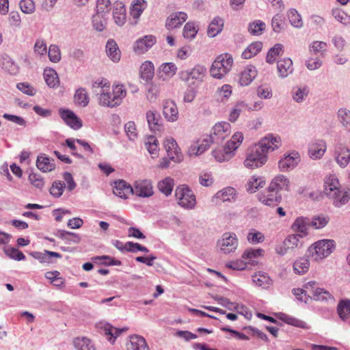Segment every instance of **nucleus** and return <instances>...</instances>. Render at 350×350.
<instances>
[{
	"mask_svg": "<svg viewBox=\"0 0 350 350\" xmlns=\"http://www.w3.org/2000/svg\"><path fill=\"white\" fill-rule=\"evenodd\" d=\"M281 145L280 137L267 135L249 150L244 165L250 169L262 166L267 161V153L279 148Z\"/></svg>",
	"mask_w": 350,
	"mask_h": 350,
	"instance_id": "nucleus-1",
	"label": "nucleus"
},
{
	"mask_svg": "<svg viewBox=\"0 0 350 350\" xmlns=\"http://www.w3.org/2000/svg\"><path fill=\"white\" fill-rule=\"evenodd\" d=\"M206 72L204 66L197 64L190 70L180 71L178 75L181 81L186 83L189 88H193L203 82Z\"/></svg>",
	"mask_w": 350,
	"mask_h": 350,
	"instance_id": "nucleus-2",
	"label": "nucleus"
},
{
	"mask_svg": "<svg viewBox=\"0 0 350 350\" xmlns=\"http://www.w3.org/2000/svg\"><path fill=\"white\" fill-rule=\"evenodd\" d=\"M232 65L233 58L230 54H221L213 62L210 74L213 78L221 79L230 72Z\"/></svg>",
	"mask_w": 350,
	"mask_h": 350,
	"instance_id": "nucleus-3",
	"label": "nucleus"
},
{
	"mask_svg": "<svg viewBox=\"0 0 350 350\" xmlns=\"http://www.w3.org/2000/svg\"><path fill=\"white\" fill-rule=\"evenodd\" d=\"M334 241L331 239H323L311 245L308 250L309 255L318 261L328 256L334 250Z\"/></svg>",
	"mask_w": 350,
	"mask_h": 350,
	"instance_id": "nucleus-4",
	"label": "nucleus"
},
{
	"mask_svg": "<svg viewBox=\"0 0 350 350\" xmlns=\"http://www.w3.org/2000/svg\"><path fill=\"white\" fill-rule=\"evenodd\" d=\"M175 196L178 204L187 209H192L196 204L193 192L186 185H180L176 189Z\"/></svg>",
	"mask_w": 350,
	"mask_h": 350,
	"instance_id": "nucleus-5",
	"label": "nucleus"
},
{
	"mask_svg": "<svg viewBox=\"0 0 350 350\" xmlns=\"http://www.w3.org/2000/svg\"><path fill=\"white\" fill-rule=\"evenodd\" d=\"M334 157L336 163L345 168L350 161V149L344 144L338 142L335 146Z\"/></svg>",
	"mask_w": 350,
	"mask_h": 350,
	"instance_id": "nucleus-6",
	"label": "nucleus"
},
{
	"mask_svg": "<svg viewBox=\"0 0 350 350\" xmlns=\"http://www.w3.org/2000/svg\"><path fill=\"white\" fill-rule=\"evenodd\" d=\"M218 245L224 254H230L236 250L238 246V239L234 233L226 232L218 241Z\"/></svg>",
	"mask_w": 350,
	"mask_h": 350,
	"instance_id": "nucleus-7",
	"label": "nucleus"
},
{
	"mask_svg": "<svg viewBox=\"0 0 350 350\" xmlns=\"http://www.w3.org/2000/svg\"><path fill=\"white\" fill-rule=\"evenodd\" d=\"M230 133V124L227 122L217 123L212 129L208 137H212L214 143L219 144Z\"/></svg>",
	"mask_w": 350,
	"mask_h": 350,
	"instance_id": "nucleus-8",
	"label": "nucleus"
},
{
	"mask_svg": "<svg viewBox=\"0 0 350 350\" xmlns=\"http://www.w3.org/2000/svg\"><path fill=\"white\" fill-rule=\"evenodd\" d=\"M300 161V154L296 151H293L284 155L278 162V167L283 172L289 171L295 168Z\"/></svg>",
	"mask_w": 350,
	"mask_h": 350,
	"instance_id": "nucleus-9",
	"label": "nucleus"
},
{
	"mask_svg": "<svg viewBox=\"0 0 350 350\" xmlns=\"http://www.w3.org/2000/svg\"><path fill=\"white\" fill-rule=\"evenodd\" d=\"M258 199L265 205L273 206L280 202L282 198L276 191H270L269 187L267 189L258 194Z\"/></svg>",
	"mask_w": 350,
	"mask_h": 350,
	"instance_id": "nucleus-10",
	"label": "nucleus"
},
{
	"mask_svg": "<svg viewBox=\"0 0 350 350\" xmlns=\"http://www.w3.org/2000/svg\"><path fill=\"white\" fill-rule=\"evenodd\" d=\"M133 193L143 198L152 196L153 188L151 181L149 180L136 181Z\"/></svg>",
	"mask_w": 350,
	"mask_h": 350,
	"instance_id": "nucleus-11",
	"label": "nucleus"
},
{
	"mask_svg": "<svg viewBox=\"0 0 350 350\" xmlns=\"http://www.w3.org/2000/svg\"><path fill=\"white\" fill-rule=\"evenodd\" d=\"M59 112L62 120L72 129L77 130L82 126L81 121L77 117L72 111L59 109Z\"/></svg>",
	"mask_w": 350,
	"mask_h": 350,
	"instance_id": "nucleus-12",
	"label": "nucleus"
},
{
	"mask_svg": "<svg viewBox=\"0 0 350 350\" xmlns=\"http://www.w3.org/2000/svg\"><path fill=\"white\" fill-rule=\"evenodd\" d=\"M156 43V38L152 35H147L138 39L134 44L135 52L142 54L146 52Z\"/></svg>",
	"mask_w": 350,
	"mask_h": 350,
	"instance_id": "nucleus-13",
	"label": "nucleus"
},
{
	"mask_svg": "<svg viewBox=\"0 0 350 350\" xmlns=\"http://www.w3.org/2000/svg\"><path fill=\"white\" fill-rule=\"evenodd\" d=\"M341 189L338 178L330 174L325 178L324 181V193L328 197L336 196V192Z\"/></svg>",
	"mask_w": 350,
	"mask_h": 350,
	"instance_id": "nucleus-14",
	"label": "nucleus"
},
{
	"mask_svg": "<svg viewBox=\"0 0 350 350\" xmlns=\"http://www.w3.org/2000/svg\"><path fill=\"white\" fill-rule=\"evenodd\" d=\"M187 18L184 12H176L171 14L166 19L165 27L168 30L179 27Z\"/></svg>",
	"mask_w": 350,
	"mask_h": 350,
	"instance_id": "nucleus-15",
	"label": "nucleus"
},
{
	"mask_svg": "<svg viewBox=\"0 0 350 350\" xmlns=\"http://www.w3.org/2000/svg\"><path fill=\"white\" fill-rule=\"evenodd\" d=\"M163 113L165 119L171 122L178 120V111L176 103L171 100H167L163 103Z\"/></svg>",
	"mask_w": 350,
	"mask_h": 350,
	"instance_id": "nucleus-16",
	"label": "nucleus"
},
{
	"mask_svg": "<svg viewBox=\"0 0 350 350\" xmlns=\"http://www.w3.org/2000/svg\"><path fill=\"white\" fill-rule=\"evenodd\" d=\"M113 192L116 196L126 199L129 195L133 193V188L124 180H119L114 183Z\"/></svg>",
	"mask_w": 350,
	"mask_h": 350,
	"instance_id": "nucleus-17",
	"label": "nucleus"
},
{
	"mask_svg": "<svg viewBox=\"0 0 350 350\" xmlns=\"http://www.w3.org/2000/svg\"><path fill=\"white\" fill-rule=\"evenodd\" d=\"M311 226L310 219L308 217H297L292 225V229L296 234H301L304 237L308 235V227Z\"/></svg>",
	"mask_w": 350,
	"mask_h": 350,
	"instance_id": "nucleus-18",
	"label": "nucleus"
},
{
	"mask_svg": "<svg viewBox=\"0 0 350 350\" xmlns=\"http://www.w3.org/2000/svg\"><path fill=\"white\" fill-rule=\"evenodd\" d=\"M278 76L286 78L293 72V62L290 58H284L277 62Z\"/></svg>",
	"mask_w": 350,
	"mask_h": 350,
	"instance_id": "nucleus-19",
	"label": "nucleus"
},
{
	"mask_svg": "<svg viewBox=\"0 0 350 350\" xmlns=\"http://www.w3.org/2000/svg\"><path fill=\"white\" fill-rule=\"evenodd\" d=\"M127 350H149V347L145 338L139 335H133L130 337L129 342L126 344Z\"/></svg>",
	"mask_w": 350,
	"mask_h": 350,
	"instance_id": "nucleus-20",
	"label": "nucleus"
},
{
	"mask_svg": "<svg viewBox=\"0 0 350 350\" xmlns=\"http://www.w3.org/2000/svg\"><path fill=\"white\" fill-rule=\"evenodd\" d=\"M146 120L151 131H159L162 128L161 119L156 111L149 110L146 112Z\"/></svg>",
	"mask_w": 350,
	"mask_h": 350,
	"instance_id": "nucleus-21",
	"label": "nucleus"
},
{
	"mask_svg": "<svg viewBox=\"0 0 350 350\" xmlns=\"http://www.w3.org/2000/svg\"><path fill=\"white\" fill-rule=\"evenodd\" d=\"M113 16L115 23L122 26L126 22V8L122 2L117 1L114 3Z\"/></svg>",
	"mask_w": 350,
	"mask_h": 350,
	"instance_id": "nucleus-22",
	"label": "nucleus"
},
{
	"mask_svg": "<svg viewBox=\"0 0 350 350\" xmlns=\"http://www.w3.org/2000/svg\"><path fill=\"white\" fill-rule=\"evenodd\" d=\"M257 71L252 66H247L240 75L239 83L241 86L248 85L256 77Z\"/></svg>",
	"mask_w": 350,
	"mask_h": 350,
	"instance_id": "nucleus-23",
	"label": "nucleus"
},
{
	"mask_svg": "<svg viewBox=\"0 0 350 350\" xmlns=\"http://www.w3.org/2000/svg\"><path fill=\"white\" fill-rule=\"evenodd\" d=\"M289 180L284 175L276 176L269 185L270 191H276L278 193L282 189H288Z\"/></svg>",
	"mask_w": 350,
	"mask_h": 350,
	"instance_id": "nucleus-24",
	"label": "nucleus"
},
{
	"mask_svg": "<svg viewBox=\"0 0 350 350\" xmlns=\"http://www.w3.org/2000/svg\"><path fill=\"white\" fill-rule=\"evenodd\" d=\"M336 193V196H331L329 198L333 200V204L336 207L345 205L350 199V189H340L338 192Z\"/></svg>",
	"mask_w": 350,
	"mask_h": 350,
	"instance_id": "nucleus-25",
	"label": "nucleus"
},
{
	"mask_svg": "<svg viewBox=\"0 0 350 350\" xmlns=\"http://www.w3.org/2000/svg\"><path fill=\"white\" fill-rule=\"evenodd\" d=\"M326 150V145L324 142H319L310 146L308 150V154L312 159L321 158Z\"/></svg>",
	"mask_w": 350,
	"mask_h": 350,
	"instance_id": "nucleus-26",
	"label": "nucleus"
},
{
	"mask_svg": "<svg viewBox=\"0 0 350 350\" xmlns=\"http://www.w3.org/2000/svg\"><path fill=\"white\" fill-rule=\"evenodd\" d=\"M106 53L108 57L113 62H118L120 59V51L113 40H109L106 44Z\"/></svg>",
	"mask_w": 350,
	"mask_h": 350,
	"instance_id": "nucleus-27",
	"label": "nucleus"
},
{
	"mask_svg": "<svg viewBox=\"0 0 350 350\" xmlns=\"http://www.w3.org/2000/svg\"><path fill=\"white\" fill-rule=\"evenodd\" d=\"M101 329L104 334L108 336L107 340L113 344L116 338L121 334L122 332L126 331L127 329H119L116 327H113L109 323H101Z\"/></svg>",
	"mask_w": 350,
	"mask_h": 350,
	"instance_id": "nucleus-28",
	"label": "nucleus"
},
{
	"mask_svg": "<svg viewBox=\"0 0 350 350\" xmlns=\"http://www.w3.org/2000/svg\"><path fill=\"white\" fill-rule=\"evenodd\" d=\"M146 7L147 3L145 0H133L130 8V14L134 19L137 20Z\"/></svg>",
	"mask_w": 350,
	"mask_h": 350,
	"instance_id": "nucleus-29",
	"label": "nucleus"
},
{
	"mask_svg": "<svg viewBox=\"0 0 350 350\" xmlns=\"http://www.w3.org/2000/svg\"><path fill=\"white\" fill-rule=\"evenodd\" d=\"M303 235L301 234H293L287 236L284 239V245H287L289 250H293L295 248H301L303 246L304 242L301 240Z\"/></svg>",
	"mask_w": 350,
	"mask_h": 350,
	"instance_id": "nucleus-30",
	"label": "nucleus"
},
{
	"mask_svg": "<svg viewBox=\"0 0 350 350\" xmlns=\"http://www.w3.org/2000/svg\"><path fill=\"white\" fill-rule=\"evenodd\" d=\"M214 198L221 202L234 201L236 198V190L232 187H226L219 191L214 196Z\"/></svg>",
	"mask_w": 350,
	"mask_h": 350,
	"instance_id": "nucleus-31",
	"label": "nucleus"
},
{
	"mask_svg": "<svg viewBox=\"0 0 350 350\" xmlns=\"http://www.w3.org/2000/svg\"><path fill=\"white\" fill-rule=\"evenodd\" d=\"M177 71V67L172 62L164 63L159 67V77L165 80L166 78L172 77Z\"/></svg>",
	"mask_w": 350,
	"mask_h": 350,
	"instance_id": "nucleus-32",
	"label": "nucleus"
},
{
	"mask_svg": "<svg viewBox=\"0 0 350 350\" xmlns=\"http://www.w3.org/2000/svg\"><path fill=\"white\" fill-rule=\"evenodd\" d=\"M72 343L76 350H96L94 345L87 337H77Z\"/></svg>",
	"mask_w": 350,
	"mask_h": 350,
	"instance_id": "nucleus-33",
	"label": "nucleus"
},
{
	"mask_svg": "<svg viewBox=\"0 0 350 350\" xmlns=\"http://www.w3.org/2000/svg\"><path fill=\"white\" fill-rule=\"evenodd\" d=\"M224 27V21L217 16L215 17L209 24L207 34L209 37L213 38L220 33Z\"/></svg>",
	"mask_w": 350,
	"mask_h": 350,
	"instance_id": "nucleus-34",
	"label": "nucleus"
},
{
	"mask_svg": "<svg viewBox=\"0 0 350 350\" xmlns=\"http://www.w3.org/2000/svg\"><path fill=\"white\" fill-rule=\"evenodd\" d=\"M89 101L90 99L87 90L83 88H78L74 95L75 103L84 107L88 105Z\"/></svg>",
	"mask_w": 350,
	"mask_h": 350,
	"instance_id": "nucleus-35",
	"label": "nucleus"
},
{
	"mask_svg": "<svg viewBox=\"0 0 350 350\" xmlns=\"http://www.w3.org/2000/svg\"><path fill=\"white\" fill-rule=\"evenodd\" d=\"M43 75L46 83L50 88H55L59 85V77L56 71L54 69L45 68L44 70Z\"/></svg>",
	"mask_w": 350,
	"mask_h": 350,
	"instance_id": "nucleus-36",
	"label": "nucleus"
},
{
	"mask_svg": "<svg viewBox=\"0 0 350 350\" xmlns=\"http://www.w3.org/2000/svg\"><path fill=\"white\" fill-rule=\"evenodd\" d=\"M37 167L43 172H51L55 167L53 161L49 157L38 156L36 161Z\"/></svg>",
	"mask_w": 350,
	"mask_h": 350,
	"instance_id": "nucleus-37",
	"label": "nucleus"
},
{
	"mask_svg": "<svg viewBox=\"0 0 350 350\" xmlns=\"http://www.w3.org/2000/svg\"><path fill=\"white\" fill-rule=\"evenodd\" d=\"M113 100L111 105H120L122 99L126 96V92L122 85L113 86Z\"/></svg>",
	"mask_w": 350,
	"mask_h": 350,
	"instance_id": "nucleus-38",
	"label": "nucleus"
},
{
	"mask_svg": "<svg viewBox=\"0 0 350 350\" xmlns=\"http://www.w3.org/2000/svg\"><path fill=\"white\" fill-rule=\"evenodd\" d=\"M252 282L256 286L266 288L271 284V280L267 273L258 272L252 275Z\"/></svg>",
	"mask_w": 350,
	"mask_h": 350,
	"instance_id": "nucleus-39",
	"label": "nucleus"
},
{
	"mask_svg": "<svg viewBox=\"0 0 350 350\" xmlns=\"http://www.w3.org/2000/svg\"><path fill=\"white\" fill-rule=\"evenodd\" d=\"M154 65L150 62H145L143 63L140 68L141 78L146 81L151 80L154 76Z\"/></svg>",
	"mask_w": 350,
	"mask_h": 350,
	"instance_id": "nucleus-40",
	"label": "nucleus"
},
{
	"mask_svg": "<svg viewBox=\"0 0 350 350\" xmlns=\"http://www.w3.org/2000/svg\"><path fill=\"white\" fill-rule=\"evenodd\" d=\"M310 267V261L307 258H299L297 259L293 265V270L295 273L302 275L306 273Z\"/></svg>",
	"mask_w": 350,
	"mask_h": 350,
	"instance_id": "nucleus-41",
	"label": "nucleus"
},
{
	"mask_svg": "<svg viewBox=\"0 0 350 350\" xmlns=\"http://www.w3.org/2000/svg\"><path fill=\"white\" fill-rule=\"evenodd\" d=\"M2 68L10 75L18 73L19 68L14 60L7 55H2Z\"/></svg>",
	"mask_w": 350,
	"mask_h": 350,
	"instance_id": "nucleus-42",
	"label": "nucleus"
},
{
	"mask_svg": "<svg viewBox=\"0 0 350 350\" xmlns=\"http://www.w3.org/2000/svg\"><path fill=\"white\" fill-rule=\"evenodd\" d=\"M337 312L342 321L347 320L350 316V300H340L337 306Z\"/></svg>",
	"mask_w": 350,
	"mask_h": 350,
	"instance_id": "nucleus-43",
	"label": "nucleus"
},
{
	"mask_svg": "<svg viewBox=\"0 0 350 350\" xmlns=\"http://www.w3.org/2000/svg\"><path fill=\"white\" fill-rule=\"evenodd\" d=\"M247 104L244 101L237 102L230 112L228 120L231 122H235L243 110H247Z\"/></svg>",
	"mask_w": 350,
	"mask_h": 350,
	"instance_id": "nucleus-44",
	"label": "nucleus"
},
{
	"mask_svg": "<svg viewBox=\"0 0 350 350\" xmlns=\"http://www.w3.org/2000/svg\"><path fill=\"white\" fill-rule=\"evenodd\" d=\"M265 184V181L262 177L252 176L247 185L246 189L250 193H254L258 188L262 187Z\"/></svg>",
	"mask_w": 350,
	"mask_h": 350,
	"instance_id": "nucleus-45",
	"label": "nucleus"
},
{
	"mask_svg": "<svg viewBox=\"0 0 350 350\" xmlns=\"http://www.w3.org/2000/svg\"><path fill=\"white\" fill-rule=\"evenodd\" d=\"M262 44L261 42H255L250 44L247 49L242 53L243 59H250L257 55L262 49Z\"/></svg>",
	"mask_w": 350,
	"mask_h": 350,
	"instance_id": "nucleus-46",
	"label": "nucleus"
},
{
	"mask_svg": "<svg viewBox=\"0 0 350 350\" xmlns=\"http://www.w3.org/2000/svg\"><path fill=\"white\" fill-rule=\"evenodd\" d=\"M337 114L342 127L347 131L350 132V111L346 108H340Z\"/></svg>",
	"mask_w": 350,
	"mask_h": 350,
	"instance_id": "nucleus-47",
	"label": "nucleus"
},
{
	"mask_svg": "<svg viewBox=\"0 0 350 350\" xmlns=\"http://www.w3.org/2000/svg\"><path fill=\"white\" fill-rule=\"evenodd\" d=\"M233 152H234L231 150H228L225 145L221 150H214L212 152V154L217 161L223 162L230 160L234 154Z\"/></svg>",
	"mask_w": 350,
	"mask_h": 350,
	"instance_id": "nucleus-48",
	"label": "nucleus"
},
{
	"mask_svg": "<svg viewBox=\"0 0 350 350\" xmlns=\"http://www.w3.org/2000/svg\"><path fill=\"white\" fill-rule=\"evenodd\" d=\"M266 27L265 23L260 20H256L249 23L248 31L253 36H260Z\"/></svg>",
	"mask_w": 350,
	"mask_h": 350,
	"instance_id": "nucleus-49",
	"label": "nucleus"
},
{
	"mask_svg": "<svg viewBox=\"0 0 350 350\" xmlns=\"http://www.w3.org/2000/svg\"><path fill=\"white\" fill-rule=\"evenodd\" d=\"M174 185V180L170 177H167L163 180L159 182L157 187L161 193L165 194L166 196H168L172 193Z\"/></svg>",
	"mask_w": 350,
	"mask_h": 350,
	"instance_id": "nucleus-50",
	"label": "nucleus"
},
{
	"mask_svg": "<svg viewBox=\"0 0 350 350\" xmlns=\"http://www.w3.org/2000/svg\"><path fill=\"white\" fill-rule=\"evenodd\" d=\"M283 46L281 44H275L269 49L266 57V62L270 64L275 62L277 57L282 55Z\"/></svg>",
	"mask_w": 350,
	"mask_h": 350,
	"instance_id": "nucleus-51",
	"label": "nucleus"
},
{
	"mask_svg": "<svg viewBox=\"0 0 350 350\" xmlns=\"http://www.w3.org/2000/svg\"><path fill=\"white\" fill-rule=\"evenodd\" d=\"M287 16L291 25L296 28H301L304 25L301 16L295 9H290Z\"/></svg>",
	"mask_w": 350,
	"mask_h": 350,
	"instance_id": "nucleus-52",
	"label": "nucleus"
},
{
	"mask_svg": "<svg viewBox=\"0 0 350 350\" xmlns=\"http://www.w3.org/2000/svg\"><path fill=\"white\" fill-rule=\"evenodd\" d=\"M243 140V135L241 132L235 133L231 139L226 144L228 150H231L233 152L236 150Z\"/></svg>",
	"mask_w": 350,
	"mask_h": 350,
	"instance_id": "nucleus-53",
	"label": "nucleus"
},
{
	"mask_svg": "<svg viewBox=\"0 0 350 350\" xmlns=\"http://www.w3.org/2000/svg\"><path fill=\"white\" fill-rule=\"evenodd\" d=\"M232 94V87L225 84L218 88L216 92L217 99L220 102H226Z\"/></svg>",
	"mask_w": 350,
	"mask_h": 350,
	"instance_id": "nucleus-54",
	"label": "nucleus"
},
{
	"mask_svg": "<svg viewBox=\"0 0 350 350\" xmlns=\"http://www.w3.org/2000/svg\"><path fill=\"white\" fill-rule=\"evenodd\" d=\"M333 17L344 25H350V15L340 9L336 8L332 11Z\"/></svg>",
	"mask_w": 350,
	"mask_h": 350,
	"instance_id": "nucleus-55",
	"label": "nucleus"
},
{
	"mask_svg": "<svg viewBox=\"0 0 350 350\" xmlns=\"http://www.w3.org/2000/svg\"><path fill=\"white\" fill-rule=\"evenodd\" d=\"M312 297L317 301H334V297L330 293L324 288H316Z\"/></svg>",
	"mask_w": 350,
	"mask_h": 350,
	"instance_id": "nucleus-56",
	"label": "nucleus"
},
{
	"mask_svg": "<svg viewBox=\"0 0 350 350\" xmlns=\"http://www.w3.org/2000/svg\"><path fill=\"white\" fill-rule=\"evenodd\" d=\"M308 89L306 87L295 88L292 91V97L297 103L303 102L308 95Z\"/></svg>",
	"mask_w": 350,
	"mask_h": 350,
	"instance_id": "nucleus-57",
	"label": "nucleus"
},
{
	"mask_svg": "<svg viewBox=\"0 0 350 350\" xmlns=\"http://www.w3.org/2000/svg\"><path fill=\"white\" fill-rule=\"evenodd\" d=\"M145 146L152 157L154 158L157 156L159 150L158 140L154 137L150 136L145 142Z\"/></svg>",
	"mask_w": 350,
	"mask_h": 350,
	"instance_id": "nucleus-58",
	"label": "nucleus"
},
{
	"mask_svg": "<svg viewBox=\"0 0 350 350\" xmlns=\"http://www.w3.org/2000/svg\"><path fill=\"white\" fill-rule=\"evenodd\" d=\"M280 319L283 322H284L287 324L291 325H294L295 327H301V328H306L307 327V325H306V322H304L301 320L297 319L296 318H294L293 317L288 316L285 314H280Z\"/></svg>",
	"mask_w": 350,
	"mask_h": 350,
	"instance_id": "nucleus-59",
	"label": "nucleus"
},
{
	"mask_svg": "<svg viewBox=\"0 0 350 350\" xmlns=\"http://www.w3.org/2000/svg\"><path fill=\"white\" fill-rule=\"evenodd\" d=\"M329 218L328 216L319 215L314 216L310 219L311 226L315 229H320L325 227L329 222Z\"/></svg>",
	"mask_w": 350,
	"mask_h": 350,
	"instance_id": "nucleus-60",
	"label": "nucleus"
},
{
	"mask_svg": "<svg viewBox=\"0 0 350 350\" xmlns=\"http://www.w3.org/2000/svg\"><path fill=\"white\" fill-rule=\"evenodd\" d=\"M94 92L97 94H100V92L108 91L110 89V83L105 79H98L95 81L92 85Z\"/></svg>",
	"mask_w": 350,
	"mask_h": 350,
	"instance_id": "nucleus-61",
	"label": "nucleus"
},
{
	"mask_svg": "<svg viewBox=\"0 0 350 350\" xmlns=\"http://www.w3.org/2000/svg\"><path fill=\"white\" fill-rule=\"evenodd\" d=\"M247 239L252 244H257L265 241V236L261 232L252 229L247 234Z\"/></svg>",
	"mask_w": 350,
	"mask_h": 350,
	"instance_id": "nucleus-62",
	"label": "nucleus"
},
{
	"mask_svg": "<svg viewBox=\"0 0 350 350\" xmlns=\"http://www.w3.org/2000/svg\"><path fill=\"white\" fill-rule=\"evenodd\" d=\"M3 251L5 254L12 259L16 260H22L25 259V256L23 253L15 247H4Z\"/></svg>",
	"mask_w": 350,
	"mask_h": 350,
	"instance_id": "nucleus-63",
	"label": "nucleus"
},
{
	"mask_svg": "<svg viewBox=\"0 0 350 350\" xmlns=\"http://www.w3.org/2000/svg\"><path fill=\"white\" fill-rule=\"evenodd\" d=\"M124 131L129 140L135 141L137 138L138 133L134 122L130 121L126 123Z\"/></svg>",
	"mask_w": 350,
	"mask_h": 350,
	"instance_id": "nucleus-64",
	"label": "nucleus"
}]
</instances>
